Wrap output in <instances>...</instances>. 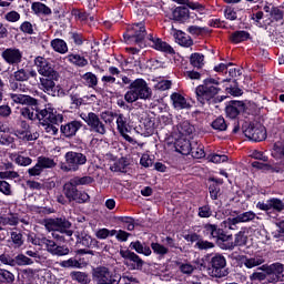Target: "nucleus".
Listing matches in <instances>:
<instances>
[{
  "label": "nucleus",
  "mask_w": 284,
  "mask_h": 284,
  "mask_svg": "<svg viewBox=\"0 0 284 284\" xmlns=\"http://www.w3.org/2000/svg\"><path fill=\"white\" fill-rule=\"evenodd\" d=\"M81 245H83L84 247H92L99 245V241H97V239H93L90 235H84L82 236V239L80 240Z\"/></svg>",
  "instance_id": "59"
},
{
  "label": "nucleus",
  "mask_w": 284,
  "mask_h": 284,
  "mask_svg": "<svg viewBox=\"0 0 284 284\" xmlns=\"http://www.w3.org/2000/svg\"><path fill=\"white\" fill-rule=\"evenodd\" d=\"M0 225H19V217H17L14 214H11L9 216H1Z\"/></svg>",
  "instance_id": "55"
},
{
  "label": "nucleus",
  "mask_w": 284,
  "mask_h": 284,
  "mask_svg": "<svg viewBox=\"0 0 284 284\" xmlns=\"http://www.w3.org/2000/svg\"><path fill=\"white\" fill-rule=\"evenodd\" d=\"M10 236H11L13 247L16 250L23 245L24 241H23V234H21V232L13 231L11 232Z\"/></svg>",
  "instance_id": "52"
},
{
  "label": "nucleus",
  "mask_w": 284,
  "mask_h": 284,
  "mask_svg": "<svg viewBox=\"0 0 284 284\" xmlns=\"http://www.w3.org/2000/svg\"><path fill=\"white\" fill-rule=\"evenodd\" d=\"M54 81H59V78L42 75L39 83L40 90H43L47 94H51V97H57V94H54V89L57 88V83Z\"/></svg>",
  "instance_id": "22"
},
{
  "label": "nucleus",
  "mask_w": 284,
  "mask_h": 284,
  "mask_svg": "<svg viewBox=\"0 0 284 284\" xmlns=\"http://www.w3.org/2000/svg\"><path fill=\"white\" fill-rule=\"evenodd\" d=\"M119 284H139V280L131 274L120 275Z\"/></svg>",
  "instance_id": "61"
},
{
  "label": "nucleus",
  "mask_w": 284,
  "mask_h": 284,
  "mask_svg": "<svg viewBox=\"0 0 284 284\" xmlns=\"http://www.w3.org/2000/svg\"><path fill=\"white\" fill-rule=\"evenodd\" d=\"M256 219V213L252 211H247L244 213H240L236 217L227 219L224 221V224L229 226V230H234L233 225H239V223H250V221H254Z\"/></svg>",
  "instance_id": "18"
},
{
  "label": "nucleus",
  "mask_w": 284,
  "mask_h": 284,
  "mask_svg": "<svg viewBox=\"0 0 284 284\" xmlns=\"http://www.w3.org/2000/svg\"><path fill=\"white\" fill-rule=\"evenodd\" d=\"M183 141V144H181ZM176 148H180L181 154H192L194 159H204L205 151L203 148L199 146L196 149L190 146V141L187 140H178L175 142Z\"/></svg>",
  "instance_id": "15"
},
{
  "label": "nucleus",
  "mask_w": 284,
  "mask_h": 284,
  "mask_svg": "<svg viewBox=\"0 0 284 284\" xmlns=\"http://www.w3.org/2000/svg\"><path fill=\"white\" fill-rule=\"evenodd\" d=\"M11 161H14V163L21 168H28V165H32V160L29 156H23L19 153L11 154Z\"/></svg>",
  "instance_id": "35"
},
{
  "label": "nucleus",
  "mask_w": 284,
  "mask_h": 284,
  "mask_svg": "<svg viewBox=\"0 0 284 284\" xmlns=\"http://www.w3.org/2000/svg\"><path fill=\"white\" fill-rule=\"evenodd\" d=\"M149 45L154 48V50H159L160 52H165L166 54H174V49L168 44V42H163V40L159 38H154L152 34L148 36Z\"/></svg>",
  "instance_id": "20"
},
{
  "label": "nucleus",
  "mask_w": 284,
  "mask_h": 284,
  "mask_svg": "<svg viewBox=\"0 0 284 284\" xmlns=\"http://www.w3.org/2000/svg\"><path fill=\"white\" fill-rule=\"evenodd\" d=\"M73 201H75V203H88L90 195L84 191H78Z\"/></svg>",
  "instance_id": "64"
},
{
  "label": "nucleus",
  "mask_w": 284,
  "mask_h": 284,
  "mask_svg": "<svg viewBox=\"0 0 284 284\" xmlns=\"http://www.w3.org/2000/svg\"><path fill=\"white\" fill-rule=\"evenodd\" d=\"M37 77H39L37 70L21 67H18L17 71L11 74L13 81L19 83H26V81H30V79H37Z\"/></svg>",
  "instance_id": "16"
},
{
  "label": "nucleus",
  "mask_w": 284,
  "mask_h": 284,
  "mask_svg": "<svg viewBox=\"0 0 284 284\" xmlns=\"http://www.w3.org/2000/svg\"><path fill=\"white\" fill-rule=\"evenodd\" d=\"M251 165L255 170H262L263 172H270V171H272V172H280L278 170H274V168L271 166V164L267 163V162L255 161V162H252Z\"/></svg>",
  "instance_id": "51"
},
{
  "label": "nucleus",
  "mask_w": 284,
  "mask_h": 284,
  "mask_svg": "<svg viewBox=\"0 0 284 284\" xmlns=\"http://www.w3.org/2000/svg\"><path fill=\"white\" fill-rule=\"evenodd\" d=\"M40 125L47 134L57 136L59 134V125L63 123V114H59L52 106H47L39 111Z\"/></svg>",
  "instance_id": "1"
},
{
  "label": "nucleus",
  "mask_w": 284,
  "mask_h": 284,
  "mask_svg": "<svg viewBox=\"0 0 284 284\" xmlns=\"http://www.w3.org/2000/svg\"><path fill=\"white\" fill-rule=\"evenodd\" d=\"M33 63L37 68L38 74L41 77H51L52 79H59V72L54 70V65H52V62L50 60L38 55L34 60Z\"/></svg>",
  "instance_id": "10"
},
{
  "label": "nucleus",
  "mask_w": 284,
  "mask_h": 284,
  "mask_svg": "<svg viewBox=\"0 0 284 284\" xmlns=\"http://www.w3.org/2000/svg\"><path fill=\"white\" fill-rule=\"evenodd\" d=\"M28 265H34V261L24 254L16 255V267H26Z\"/></svg>",
  "instance_id": "42"
},
{
  "label": "nucleus",
  "mask_w": 284,
  "mask_h": 284,
  "mask_svg": "<svg viewBox=\"0 0 284 284\" xmlns=\"http://www.w3.org/2000/svg\"><path fill=\"white\" fill-rule=\"evenodd\" d=\"M130 248L134 250L136 252V254H143L144 256L152 255V248H150V246L141 243L140 241L131 242Z\"/></svg>",
  "instance_id": "29"
},
{
  "label": "nucleus",
  "mask_w": 284,
  "mask_h": 284,
  "mask_svg": "<svg viewBox=\"0 0 284 284\" xmlns=\"http://www.w3.org/2000/svg\"><path fill=\"white\" fill-rule=\"evenodd\" d=\"M82 80L84 81V85L88 88H97L99 85V79L92 72H87L82 75Z\"/></svg>",
  "instance_id": "39"
},
{
  "label": "nucleus",
  "mask_w": 284,
  "mask_h": 284,
  "mask_svg": "<svg viewBox=\"0 0 284 284\" xmlns=\"http://www.w3.org/2000/svg\"><path fill=\"white\" fill-rule=\"evenodd\" d=\"M250 39V33L247 31H235L231 34V41L233 43H241Z\"/></svg>",
  "instance_id": "45"
},
{
  "label": "nucleus",
  "mask_w": 284,
  "mask_h": 284,
  "mask_svg": "<svg viewBox=\"0 0 284 284\" xmlns=\"http://www.w3.org/2000/svg\"><path fill=\"white\" fill-rule=\"evenodd\" d=\"M0 283H14V274L6 268H0Z\"/></svg>",
  "instance_id": "47"
},
{
  "label": "nucleus",
  "mask_w": 284,
  "mask_h": 284,
  "mask_svg": "<svg viewBox=\"0 0 284 284\" xmlns=\"http://www.w3.org/2000/svg\"><path fill=\"white\" fill-rule=\"evenodd\" d=\"M31 10L34 12V14L38 16L43 14L44 17H48L52 14V9L43 4V2H33L31 6Z\"/></svg>",
  "instance_id": "31"
},
{
  "label": "nucleus",
  "mask_w": 284,
  "mask_h": 284,
  "mask_svg": "<svg viewBox=\"0 0 284 284\" xmlns=\"http://www.w3.org/2000/svg\"><path fill=\"white\" fill-rule=\"evenodd\" d=\"M148 36L145 31V24L143 22L133 23L123 34L125 43H143V40Z\"/></svg>",
  "instance_id": "8"
},
{
  "label": "nucleus",
  "mask_w": 284,
  "mask_h": 284,
  "mask_svg": "<svg viewBox=\"0 0 284 284\" xmlns=\"http://www.w3.org/2000/svg\"><path fill=\"white\" fill-rule=\"evenodd\" d=\"M245 110V103L242 101H232L225 109L226 116L229 119H236L241 112Z\"/></svg>",
  "instance_id": "23"
},
{
  "label": "nucleus",
  "mask_w": 284,
  "mask_h": 284,
  "mask_svg": "<svg viewBox=\"0 0 284 284\" xmlns=\"http://www.w3.org/2000/svg\"><path fill=\"white\" fill-rule=\"evenodd\" d=\"M187 8L185 7H178L173 10V19L174 21H183L187 17Z\"/></svg>",
  "instance_id": "53"
},
{
  "label": "nucleus",
  "mask_w": 284,
  "mask_h": 284,
  "mask_svg": "<svg viewBox=\"0 0 284 284\" xmlns=\"http://www.w3.org/2000/svg\"><path fill=\"white\" fill-rule=\"evenodd\" d=\"M71 181H73L74 185H90V183H94V178L92 176L74 178Z\"/></svg>",
  "instance_id": "63"
},
{
  "label": "nucleus",
  "mask_w": 284,
  "mask_h": 284,
  "mask_svg": "<svg viewBox=\"0 0 284 284\" xmlns=\"http://www.w3.org/2000/svg\"><path fill=\"white\" fill-rule=\"evenodd\" d=\"M20 114L23 119H28L29 121H39V111L34 112V109L22 108L20 109Z\"/></svg>",
  "instance_id": "41"
},
{
  "label": "nucleus",
  "mask_w": 284,
  "mask_h": 284,
  "mask_svg": "<svg viewBox=\"0 0 284 284\" xmlns=\"http://www.w3.org/2000/svg\"><path fill=\"white\" fill-rule=\"evenodd\" d=\"M263 263H265V258L262 255H254L244 260V267L254 270V267H258L260 265H263Z\"/></svg>",
  "instance_id": "30"
},
{
  "label": "nucleus",
  "mask_w": 284,
  "mask_h": 284,
  "mask_svg": "<svg viewBox=\"0 0 284 284\" xmlns=\"http://www.w3.org/2000/svg\"><path fill=\"white\" fill-rule=\"evenodd\" d=\"M70 276H71L72 281H77L80 284H89L91 281L90 275H88V273L81 272V271H73L70 273Z\"/></svg>",
  "instance_id": "37"
},
{
  "label": "nucleus",
  "mask_w": 284,
  "mask_h": 284,
  "mask_svg": "<svg viewBox=\"0 0 284 284\" xmlns=\"http://www.w3.org/2000/svg\"><path fill=\"white\" fill-rule=\"evenodd\" d=\"M116 125L120 134L128 132V118L123 113L116 114Z\"/></svg>",
  "instance_id": "48"
},
{
  "label": "nucleus",
  "mask_w": 284,
  "mask_h": 284,
  "mask_svg": "<svg viewBox=\"0 0 284 284\" xmlns=\"http://www.w3.org/2000/svg\"><path fill=\"white\" fill-rule=\"evenodd\" d=\"M2 59L9 65H19L23 61V52L17 48H9L2 52Z\"/></svg>",
  "instance_id": "17"
},
{
  "label": "nucleus",
  "mask_w": 284,
  "mask_h": 284,
  "mask_svg": "<svg viewBox=\"0 0 284 284\" xmlns=\"http://www.w3.org/2000/svg\"><path fill=\"white\" fill-rule=\"evenodd\" d=\"M80 128H83V123L81 121L73 120L67 124H62L60 126V132L67 139H72V136H77V132Z\"/></svg>",
  "instance_id": "19"
},
{
  "label": "nucleus",
  "mask_w": 284,
  "mask_h": 284,
  "mask_svg": "<svg viewBox=\"0 0 284 284\" xmlns=\"http://www.w3.org/2000/svg\"><path fill=\"white\" fill-rule=\"evenodd\" d=\"M9 97L13 103H18L20 105H37L39 103L37 99L27 94L10 93Z\"/></svg>",
  "instance_id": "24"
},
{
  "label": "nucleus",
  "mask_w": 284,
  "mask_h": 284,
  "mask_svg": "<svg viewBox=\"0 0 284 284\" xmlns=\"http://www.w3.org/2000/svg\"><path fill=\"white\" fill-rule=\"evenodd\" d=\"M219 92H221L220 88L209 85L205 87V84H200L195 89L196 100L199 101V103H201V105H205L206 103H209V101H212V99H214V95L219 94Z\"/></svg>",
  "instance_id": "14"
},
{
  "label": "nucleus",
  "mask_w": 284,
  "mask_h": 284,
  "mask_svg": "<svg viewBox=\"0 0 284 284\" xmlns=\"http://www.w3.org/2000/svg\"><path fill=\"white\" fill-rule=\"evenodd\" d=\"M194 130V125H192L190 121L183 120L174 128V134H178L179 141H182L181 145H183V141H185V139H181V136H190Z\"/></svg>",
  "instance_id": "21"
},
{
  "label": "nucleus",
  "mask_w": 284,
  "mask_h": 284,
  "mask_svg": "<svg viewBox=\"0 0 284 284\" xmlns=\"http://www.w3.org/2000/svg\"><path fill=\"white\" fill-rule=\"evenodd\" d=\"M88 163V156L83 153L69 151L64 155V162H60L62 172H79L81 165Z\"/></svg>",
  "instance_id": "6"
},
{
  "label": "nucleus",
  "mask_w": 284,
  "mask_h": 284,
  "mask_svg": "<svg viewBox=\"0 0 284 284\" xmlns=\"http://www.w3.org/2000/svg\"><path fill=\"white\" fill-rule=\"evenodd\" d=\"M120 256L125 260L124 265H126L129 270L141 271L143 270V265H145L141 256L130 250H120Z\"/></svg>",
  "instance_id": "13"
},
{
  "label": "nucleus",
  "mask_w": 284,
  "mask_h": 284,
  "mask_svg": "<svg viewBox=\"0 0 284 284\" xmlns=\"http://www.w3.org/2000/svg\"><path fill=\"white\" fill-rule=\"evenodd\" d=\"M247 243V235L245 234V231H240L237 234H235V240L232 237V248H222V250H234L236 246H242Z\"/></svg>",
  "instance_id": "36"
},
{
  "label": "nucleus",
  "mask_w": 284,
  "mask_h": 284,
  "mask_svg": "<svg viewBox=\"0 0 284 284\" xmlns=\"http://www.w3.org/2000/svg\"><path fill=\"white\" fill-rule=\"evenodd\" d=\"M172 34L176 43H179V45H182L183 48H190V45L194 44V41H192V38L181 30H176L172 28Z\"/></svg>",
  "instance_id": "26"
},
{
  "label": "nucleus",
  "mask_w": 284,
  "mask_h": 284,
  "mask_svg": "<svg viewBox=\"0 0 284 284\" xmlns=\"http://www.w3.org/2000/svg\"><path fill=\"white\" fill-rule=\"evenodd\" d=\"M32 244L44 246L47 252L52 256H68V254H70V247L67 245H58L57 242L48 237H42L40 240L34 239L32 240Z\"/></svg>",
  "instance_id": "7"
},
{
  "label": "nucleus",
  "mask_w": 284,
  "mask_h": 284,
  "mask_svg": "<svg viewBox=\"0 0 284 284\" xmlns=\"http://www.w3.org/2000/svg\"><path fill=\"white\" fill-rule=\"evenodd\" d=\"M128 168V161L125 159H120L118 162H115L113 165H111L110 170L111 172H126Z\"/></svg>",
  "instance_id": "54"
},
{
  "label": "nucleus",
  "mask_w": 284,
  "mask_h": 284,
  "mask_svg": "<svg viewBox=\"0 0 284 284\" xmlns=\"http://www.w3.org/2000/svg\"><path fill=\"white\" fill-rule=\"evenodd\" d=\"M78 191L79 189H77V184H74L72 180L63 185V194L65 199H68L69 203L74 201Z\"/></svg>",
  "instance_id": "28"
},
{
  "label": "nucleus",
  "mask_w": 284,
  "mask_h": 284,
  "mask_svg": "<svg viewBox=\"0 0 284 284\" xmlns=\"http://www.w3.org/2000/svg\"><path fill=\"white\" fill-rule=\"evenodd\" d=\"M44 227L48 232H53L52 236L57 239V241H61V236L57 232L65 234V236H72V234H74V232L70 230L72 227V223L65 217L48 219L44 221Z\"/></svg>",
  "instance_id": "4"
},
{
  "label": "nucleus",
  "mask_w": 284,
  "mask_h": 284,
  "mask_svg": "<svg viewBox=\"0 0 284 284\" xmlns=\"http://www.w3.org/2000/svg\"><path fill=\"white\" fill-rule=\"evenodd\" d=\"M210 274L214 278H224V276H227V270H225L227 261L225 260V256L221 254L214 255L210 261Z\"/></svg>",
  "instance_id": "11"
},
{
  "label": "nucleus",
  "mask_w": 284,
  "mask_h": 284,
  "mask_svg": "<svg viewBox=\"0 0 284 284\" xmlns=\"http://www.w3.org/2000/svg\"><path fill=\"white\" fill-rule=\"evenodd\" d=\"M60 267H64V270H81L83 267V264L81 263V261L71 257L69 260L60 262Z\"/></svg>",
  "instance_id": "32"
},
{
  "label": "nucleus",
  "mask_w": 284,
  "mask_h": 284,
  "mask_svg": "<svg viewBox=\"0 0 284 284\" xmlns=\"http://www.w3.org/2000/svg\"><path fill=\"white\" fill-rule=\"evenodd\" d=\"M275 227H277V230L272 233V236L276 241H280L284 236V220L276 222Z\"/></svg>",
  "instance_id": "57"
},
{
  "label": "nucleus",
  "mask_w": 284,
  "mask_h": 284,
  "mask_svg": "<svg viewBox=\"0 0 284 284\" xmlns=\"http://www.w3.org/2000/svg\"><path fill=\"white\" fill-rule=\"evenodd\" d=\"M0 263L2 265H9V267H16V256L7 253L0 254Z\"/></svg>",
  "instance_id": "58"
},
{
  "label": "nucleus",
  "mask_w": 284,
  "mask_h": 284,
  "mask_svg": "<svg viewBox=\"0 0 284 284\" xmlns=\"http://www.w3.org/2000/svg\"><path fill=\"white\" fill-rule=\"evenodd\" d=\"M261 272H265L268 276V283H283L284 281V265L280 262L273 264H263L258 267Z\"/></svg>",
  "instance_id": "9"
},
{
  "label": "nucleus",
  "mask_w": 284,
  "mask_h": 284,
  "mask_svg": "<svg viewBox=\"0 0 284 284\" xmlns=\"http://www.w3.org/2000/svg\"><path fill=\"white\" fill-rule=\"evenodd\" d=\"M151 250L153 253H155L158 256H165V254L170 253V248L161 243L153 242L151 243Z\"/></svg>",
  "instance_id": "43"
},
{
  "label": "nucleus",
  "mask_w": 284,
  "mask_h": 284,
  "mask_svg": "<svg viewBox=\"0 0 284 284\" xmlns=\"http://www.w3.org/2000/svg\"><path fill=\"white\" fill-rule=\"evenodd\" d=\"M213 214L214 212L212 211V206H210V204H205L197 209V216H200V219H211Z\"/></svg>",
  "instance_id": "49"
},
{
  "label": "nucleus",
  "mask_w": 284,
  "mask_h": 284,
  "mask_svg": "<svg viewBox=\"0 0 284 284\" xmlns=\"http://www.w3.org/2000/svg\"><path fill=\"white\" fill-rule=\"evenodd\" d=\"M139 99L144 101L152 99V89L148 87V82L143 79L132 81L129 91L124 94L126 103H135Z\"/></svg>",
  "instance_id": "3"
},
{
  "label": "nucleus",
  "mask_w": 284,
  "mask_h": 284,
  "mask_svg": "<svg viewBox=\"0 0 284 284\" xmlns=\"http://www.w3.org/2000/svg\"><path fill=\"white\" fill-rule=\"evenodd\" d=\"M51 48L54 52H59V54H65L68 52V43L63 39H53L51 41Z\"/></svg>",
  "instance_id": "33"
},
{
  "label": "nucleus",
  "mask_w": 284,
  "mask_h": 284,
  "mask_svg": "<svg viewBox=\"0 0 284 284\" xmlns=\"http://www.w3.org/2000/svg\"><path fill=\"white\" fill-rule=\"evenodd\" d=\"M190 63L193 68L201 69L205 65V55H203V53H192L190 57Z\"/></svg>",
  "instance_id": "38"
},
{
  "label": "nucleus",
  "mask_w": 284,
  "mask_h": 284,
  "mask_svg": "<svg viewBox=\"0 0 284 284\" xmlns=\"http://www.w3.org/2000/svg\"><path fill=\"white\" fill-rule=\"evenodd\" d=\"M270 207L275 212H284V202L277 197L270 199Z\"/></svg>",
  "instance_id": "56"
},
{
  "label": "nucleus",
  "mask_w": 284,
  "mask_h": 284,
  "mask_svg": "<svg viewBox=\"0 0 284 284\" xmlns=\"http://www.w3.org/2000/svg\"><path fill=\"white\" fill-rule=\"evenodd\" d=\"M203 235L210 241H215L217 247L221 250H232V234H226L223 229L216 224L206 223L203 225Z\"/></svg>",
  "instance_id": "2"
},
{
  "label": "nucleus",
  "mask_w": 284,
  "mask_h": 284,
  "mask_svg": "<svg viewBox=\"0 0 284 284\" xmlns=\"http://www.w3.org/2000/svg\"><path fill=\"white\" fill-rule=\"evenodd\" d=\"M171 101L175 110H190L191 105L181 93L171 94Z\"/></svg>",
  "instance_id": "27"
},
{
  "label": "nucleus",
  "mask_w": 284,
  "mask_h": 284,
  "mask_svg": "<svg viewBox=\"0 0 284 284\" xmlns=\"http://www.w3.org/2000/svg\"><path fill=\"white\" fill-rule=\"evenodd\" d=\"M68 61H70V63H73V65H78L79 68H85V65H88V59L79 54L68 55Z\"/></svg>",
  "instance_id": "44"
},
{
  "label": "nucleus",
  "mask_w": 284,
  "mask_h": 284,
  "mask_svg": "<svg viewBox=\"0 0 284 284\" xmlns=\"http://www.w3.org/2000/svg\"><path fill=\"white\" fill-rule=\"evenodd\" d=\"M116 116V113L114 112H111V111H104L100 114V119L102 121H104V125L105 124H110V123H113L114 122V118Z\"/></svg>",
  "instance_id": "62"
},
{
  "label": "nucleus",
  "mask_w": 284,
  "mask_h": 284,
  "mask_svg": "<svg viewBox=\"0 0 284 284\" xmlns=\"http://www.w3.org/2000/svg\"><path fill=\"white\" fill-rule=\"evenodd\" d=\"M84 122L90 128V132H93L94 134H99L100 136H104V134H108V126L103 121H101V118L94 112L88 113V115L84 118Z\"/></svg>",
  "instance_id": "12"
},
{
  "label": "nucleus",
  "mask_w": 284,
  "mask_h": 284,
  "mask_svg": "<svg viewBox=\"0 0 284 284\" xmlns=\"http://www.w3.org/2000/svg\"><path fill=\"white\" fill-rule=\"evenodd\" d=\"M211 126L213 130H216V132H225L227 130V122L225 121V118L217 116L212 123Z\"/></svg>",
  "instance_id": "40"
},
{
  "label": "nucleus",
  "mask_w": 284,
  "mask_h": 284,
  "mask_svg": "<svg viewBox=\"0 0 284 284\" xmlns=\"http://www.w3.org/2000/svg\"><path fill=\"white\" fill-rule=\"evenodd\" d=\"M247 133L248 139H251V141H254L255 143L265 141V139H267V132L265 131V126H253L248 129Z\"/></svg>",
  "instance_id": "25"
},
{
  "label": "nucleus",
  "mask_w": 284,
  "mask_h": 284,
  "mask_svg": "<svg viewBox=\"0 0 284 284\" xmlns=\"http://www.w3.org/2000/svg\"><path fill=\"white\" fill-rule=\"evenodd\" d=\"M187 32L190 34H207L210 32V29L207 27H199V26H191L187 28Z\"/></svg>",
  "instance_id": "60"
},
{
  "label": "nucleus",
  "mask_w": 284,
  "mask_h": 284,
  "mask_svg": "<svg viewBox=\"0 0 284 284\" xmlns=\"http://www.w3.org/2000/svg\"><path fill=\"white\" fill-rule=\"evenodd\" d=\"M92 278L95 284H119L121 274L115 273L106 266H97L92 268Z\"/></svg>",
  "instance_id": "5"
},
{
  "label": "nucleus",
  "mask_w": 284,
  "mask_h": 284,
  "mask_svg": "<svg viewBox=\"0 0 284 284\" xmlns=\"http://www.w3.org/2000/svg\"><path fill=\"white\" fill-rule=\"evenodd\" d=\"M176 265L180 272H182V274H186L187 276H190V274H193L194 270H196V266L192 265L189 262H184V263L178 262Z\"/></svg>",
  "instance_id": "50"
},
{
  "label": "nucleus",
  "mask_w": 284,
  "mask_h": 284,
  "mask_svg": "<svg viewBox=\"0 0 284 284\" xmlns=\"http://www.w3.org/2000/svg\"><path fill=\"white\" fill-rule=\"evenodd\" d=\"M272 156L281 163H284V141H277L274 144Z\"/></svg>",
  "instance_id": "34"
},
{
  "label": "nucleus",
  "mask_w": 284,
  "mask_h": 284,
  "mask_svg": "<svg viewBox=\"0 0 284 284\" xmlns=\"http://www.w3.org/2000/svg\"><path fill=\"white\" fill-rule=\"evenodd\" d=\"M42 170H50L52 168H57V162L53 159L39 156L37 161Z\"/></svg>",
  "instance_id": "46"
}]
</instances>
